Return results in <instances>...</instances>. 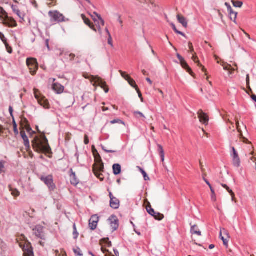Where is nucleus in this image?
Returning <instances> with one entry per match:
<instances>
[{"instance_id": "obj_30", "label": "nucleus", "mask_w": 256, "mask_h": 256, "mask_svg": "<svg viewBox=\"0 0 256 256\" xmlns=\"http://www.w3.org/2000/svg\"><path fill=\"white\" fill-rule=\"evenodd\" d=\"M191 232L192 234H197L198 236H201V232L197 230L196 226L194 225L191 228Z\"/></svg>"}, {"instance_id": "obj_53", "label": "nucleus", "mask_w": 256, "mask_h": 256, "mask_svg": "<svg viewBox=\"0 0 256 256\" xmlns=\"http://www.w3.org/2000/svg\"><path fill=\"white\" fill-rule=\"evenodd\" d=\"M224 4L227 7L228 12H232V8L230 4L228 2H226Z\"/></svg>"}, {"instance_id": "obj_4", "label": "nucleus", "mask_w": 256, "mask_h": 256, "mask_svg": "<svg viewBox=\"0 0 256 256\" xmlns=\"http://www.w3.org/2000/svg\"><path fill=\"white\" fill-rule=\"evenodd\" d=\"M90 80L94 86H100L104 89L106 93L108 92V88L106 87V83L100 78L98 76H91Z\"/></svg>"}, {"instance_id": "obj_27", "label": "nucleus", "mask_w": 256, "mask_h": 256, "mask_svg": "<svg viewBox=\"0 0 256 256\" xmlns=\"http://www.w3.org/2000/svg\"><path fill=\"white\" fill-rule=\"evenodd\" d=\"M228 12L230 15V19L233 20L235 24H236V20L237 18L238 12H234L232 10V12Z\"/></svg>"}, {"instance_id": "obj_1", "label": "nucleus", "mask_w": 256, "mask_h": 256, "mask_svg": "<svg viewBox=\"0 0 256 256\" xmlns=\"http://www.w3.org/2000/svg\"><path fill=\"white\" fill-rule=\"evenodd\" d=\"M34 148L37 152H42L48 153L50 150V146L48 144V140L44 135L42 134L40 138L36 137L32 142Z\"/></svg>"}, {"instance_id": "obj_32", "label": "nucleus", "mask_w": 256, "mask_h": 256, "mask_svg": "<svg viewBox=\"0 0 256 256\" xmlns=\"http://www.w3.org/2000/svg\"><path fill=\"white\" fill-rule=\"evenodd\" d=\"M10 191L11 192L12 196L14 197L18 196L20 194V192L16 188H10Z\"/></svg>"}, {"instance_id": "obj_5", "label": "nucleus", "mask_w": 256, "mask_h": 256, "mask_svg": "<svg viewBox=\"0 0 256 256\" xmlns=\"http://www.w3.org/2000/svg\"><path fill=\"white\" fill-rule=\"evenodd\" d=\"M26 64L29 68L32 75L36 74L38 68V64L36 60L34 58H28L26 60Z\"/></svg>"}, {"instance_id": "obj_49", "label": "nucleus", "mask_w": 256, "mask_h": 256, "mask_svg": "<svg viewBox=\"0 0 256 256\" xmlns=\"http://www.w3.org/2000/svg\"><path fill=\"white\" fill-rule=\"evenodd\" d=\"M188 48L190 49V52L192 54L194 53V49L191 42H189L188 44Z\"/></svg>"}, {"instance_id": "obj_59", "label": "nucleus", "mask_w": 256, "mask_h": 256, "mask_svg": "<svg viewBox=\"0 0 256 256\" xmlns=\"http://www.w3.org/2000/svg\"><path fill=\"white\" fill-rule=\"evenodd\" d=\"M171 26H172V28L173 30H174V32H176L178 30L176 29V26L174 24H172Z\"/></svg>"}, {"instance_id": "obj_46", "label": "nucleus", "mask_w": 256, "mask_h": 256, "mask_svg": "<svg viewBox=\"0 0 256 256\" xmlns=\"http://www.w3.org/2000/svg\"><path fill=\"white\" fill-rule=\"evenodd\" d=\"M0 38L1 39V40L2 41V42L4 43V44H6L7 42H6V38H5L4 34L0 32Z\"/></svg>"}, {"instance_id": "obj_28", "label": "nucleus", "mask_w": 256, "mask_h": 256, "mask_svg": "<svg viewBox=\"0 0 256 256\" xmlns=\"http://www.w3.org/2000/svg\"><path fill=\"white\" fill-rule=\"evenodd\" d=\"M220 64L223 66L224 70H225L234 71L236 70L234 68H232L231 65L224 62H222Z\"/></svg>"}, {"instance_id": "obj_16", "label": "nucleus", "mask_w": 256, "mask_h": 256, "mask_svg": "<svg viewBox=\"0 0 256 256\" xmlns=\"http://www.w3.org/2000/svg\"><path fill=\"white\" fill-rule=\"evenodd\" d=\"M2 22L4 24L8 26L13 27L16 26V22L12 18L8 17V16H7V18L2 20Z\"/></svg>"}, {"instance_id": "obj_34", "label": "nucleus", "mask_w": 256, "mask_h": 256, "mask_svg": "<svg viewBox=\"0 0 256 256\" xmlns=\"http://www.w3.org/2000/svg\"><path fill=\"white\" fill-rule=\"evenodd\" d=\"M224 234L226 236V238H227L228 239L230 238V234H229V233L228 232V230H225L224 228H221L220 229V236H221L222 234Z\"/></svg>"}, {"instance_id": "obj_51", "label": "nucleus", "mask_w": 256, "mask_h": 256, "mask_svg": "<svg viewBox=\"0 0 256 256\" xmlns=\"http://www.w3.org/2000/svg\"><path fill=\"white\" fill-rule=\"evenodd\" d=\"M5 46L6 47V50H7L9 54H12V48L8 46V43H6V44H5Z\"/></svg>"}, {"instance_id": "obj_54", "label": "nucleus", "mask_w": 256, "mask_h": 256, "mask_svg": "<svg viewBox=\"0 0 256 256\" xmlns=\"http://www.w3.org/2000/svg\"><path fill=\"white\" fill-rule=\"evenodd\" d=\"M12 8L14 12L18 16L20 14V10L16 8L14 6H12Z\"/></svg>"}, {"instance_id": "obj_21", "label": "nucleus", "mask_w": 256, "mask_h": 256, "mask_svg": "<svg viewBox=\"0 0 256 256\" xmlns=\"http://www.w3.org/2000/svg\"><path fill=\"white\" fill-rule=\"evenodd\" d=\"M178 20L183 26L186 28L188 26V22L186 18L181 14H178L176 16Z\"/></svg>"}, {"instance_id": "obj_58", "label": "nucleus", "mask_w": 256, "mask_h": 256, "mask_svg": "<svg viewBox=\"0 0 256 256\" xmlns=\"http://www.w3.org/2000/svg\"><path fill=\"white\" fill-rule=\"evenodd\" d=\"M211 198H212V200H213L214 202H216V194H212Z\"/></svg>"}, {"instance_id": "obj_2", "label": "nucleus", "mask_w": 256, "mask_h": 256, "mask_svg": "<svg viewBox=\"0 0 256 256\" xmlns=\"http://www.w3.org/2000/svg\"><path fill=\"white\" fill-rule=\"evenodd\" d=\"M17 242L24 251V256H34L32 248L24 235L19 236Z\"/></svg>"}, {"instance_id": "obj_52", "label": "nucleus", "mask_w": 256, "mask_h": 256, "mask_svg": "<svg viewBox=\"0 0 256 256\" xmlns=\"http://www.w3.org/2000/svg\"><path fill=\"white\" fill-rule=\"evenodd\" d=\"M242 32H244V34L246 35V38L250 40H252V41H254V40L252 38H251L250 35L248 34L244 30H242Z\"/></svg>"}, {"instance_id": "obj_39", "label": "nucleus", "mask_w": 256, "mask_h": 256, "mask_svg": "<svg viewBox=\"0 0 256 256\" xmlns=\"http://www.w3.org/2000/svg\"><path fill=\"white\" fill-rule=\"evenodd\" d=\"M120 73L122 76L126 80L128 81L130 78V76L128 74H126V72L122 70H120Z\"/></svg>"}, {"instance_id": "obj_7", "label": "nucleus", "mask_w": 256, "mask_h": 256, "mask_svg": "<svg viewBox=\"0 0 256 256\" xmlns=\"http://www.w3.org/2000/svg\"><path fill=\"white\" fill-rule=\"evenodd\" d=\"M232 152L230 154V156L232 158V164L234 166L238 168L240 166L241 164V161L238 154L234 147H232Z\"/></svg>"}, {"instance_id": "obj_18", "label": "nucleus", "mask_w": 256, "mask_h": 256, "mask_svg": "<svg viewBox=\"0 0 256 256\" xmlns=\"http://www.w3.org/2000/svg\"><path fill=\"white\" fill-rule=\"evenodd\" d=\"M81 17L86 24L88 25L93 30H94L95 32L97 31L94 26L92 23L90 22V20L84 14H82L81 15Z\"/></svg>"}, {"instance_id": "obj_13", "label": "nucleus", "mask_w": 256, "mask_h": 256, "mask_svg": "<svg viewBox=\"0 0 256 256\" xmlns=\"http://www.w3.org/2000/svg\"><path fill=\"white\" fill-rule=\"evenodd\" d=\"M99 218L96 215L92 216L89 220V226L92 230H94L96 228Z\"/></svg>"}, {"instance_id": "obj_64", "label": "nucleus", "mask_w": 256, "mask_h": 256, "mask_svg": "<svg viewBox=\"0 0 256 256\" xmlns=\"http://www.w3.org/2000/svg\"><path fill=\"white\" fill-rule=\"evenodd\" d=\"M212 194H214L215 192L212 186L210 187Z\"/></svg>"}, {"instance_id": "obj_17", "label": "nucleus", "mask_w": 256, "mask_h": 256, "mask_svg": "<svg viewBox=\"0 0 256 256\" xmlns=\"http://www.w3.org/2000/svg\"><path fill=\"white\" fill-rule=\"evenodd\" d=\"M20 134L22 138L24 140V144L26 146V150H28L30 147V142L24 130H21Z\"/></svg>"}, {"instance_id": "obj_55", "label": "nucleus", "mask_w": 256, "mask_h": 256, "mask_svg": "<svg viewBox=\"0 0 256 256\" xmlns=\"http://www.w3.org/2000/svg\"><path fill=\"white\" fill-rule=\"evenodd\" d=\"M136 90L137 92L138 93V96L140 98L141 101L143 102V98L142 97V94L139 88H137L136 89Z\"/></svg>"}, {"instance_id": "obj_23", "label": "nucleus", "mask_w": 256, "mask_h": 256, "mask_svg": "<svg viewBox=\"0 0 256 256\" xmlns=\"http://www.w3.org/2000/svg\"><path fill=\"white\" fill-rule=\"evenodd\" d=\"M112 170L114 174L118 175L121 172V166L118 164H114L112 166Z\"/></svg>"}, {"instance_id": "obj_35", "label": "nucleus", "mask_w": 256, "mask_h": 256, "mask_svg": "<svg viewBox=\"0 0 256 256\" xmlns=\"http://www.w3.org/2000/svg\"><path fill=\"white\" fill-rule=\"evenodd\" d=\"M138 168L140 170V171L141 172L142 174L143 175V176L144 178V179L145 180H150L149 177L148 176L146 172L140 167L138 166Z\"/></svg>"}, {"instance_id": "obj_60", "label": "nucleus", "mask_w": 256, "mask_h": 256, "mask_svg": "<svg viewBox=\"0 0 256 256\" xmlns=\"http://www.w3.org/2000/svg\"><path fill=\"white\" fill-rule=\"evenodd\" d=\"M98 32L100 33V34H102V28H100V25H99L98 26Z\"/></svg>"}, {"instance_id": "obj_50", "label": "nucleus", "mask_w": 256, "mask_h": 256, "mask_svg": "<svg viewBox=\"0 0 256 256\" xmlns=\"http://www.w3.org/2000/svg\"><path fill=\"white\" fill-rule=\"evenodd\" d=\"M102 150L106 152L114 153L116 152V150L110 149H107L104 146H102Z\"/></svg>"}, {"instance_id": "obj_3", "label": "nucleus", "mask_w": 256, "mask_h": 256, "mask_svg": "<svg viewBox=\"0 0 256 256\" xmlns=\"http://www.w3.org/2000/svg\"><path fill=\"white\" fill-rule=\"evenodd\" d=\"M34 92L35 98L37 100L38 104L45 108H49V102L46 98L42 96L38 90L34 88Z\"/></svg>"}, {"instance_id": "obj_11", "label": "nucleus", "mask_w": 256, "mask_h": 256, "mask_svg": "<svg viewBox=\"0 0 256 256\" xmlns=\"http://www.w3.org/2000/svg\"><path fill=\"white\" fill-rule=\"evenodd\" d=\"M110 227L113 231L116 230L118 227V220L114 216H112L108 220Z\"/></svg>"}, {"instance_id": "obj_12", "label": "nucleus", "mask_w": 256, "mask_h": 256, "mask_svg": "<svg viewBox=\"0 0 256 256\" xmlns=\"http://www.w3.org/2000/svg\"><path fill=\"white\" fill-rule=\"evenodd\" d=\"M236 128H237L238 132L240 133V138H244L243 142H246V140H246L244 137H243V135H242V130H246V126L242 123L240 125L236 118Z\"/></svg>"}, {"instance_id": "obj_62", "label": "nucleus", "mask_w": 256, "mask_h": 256, "mask_svg": "<svg viewBox=\"0 0 256 256\" xmlns=\"http://www.w3.org/2000/svg\"><path fill=\"white\" fill-rule=\"evenodd\" d=\"M252 100H254L255 102H256V96L255 94H252L251 96Z\"/></svg>"}, {"instance_id": "obj_14", "label": "nucleus", "mask_w": 256, "mask_h": 256, "mask_svg": "<svg viewBox=\"0 0 256 256\" xmlns=\"http://www.w3.org/2000/svg\"><path fill=\"white\" fill-rule=\"evenodd\" d=\"M104 168V165L102 164L99 163L98 164L94 166L93 168V171L94 174L101 180H102V178H100V172L103 170Z\"/></svg>"}, {"instance_id": "obj_15", "label": "nucleus", "mask_w": 256, "mask_h": 256, "mask_svg": "<svg viewBox=\"0 0 256 256\" xmlns=\"http://www.w3.org/2000/svg\"><path fill=\"white\" fill-rule=\"evenodd\" d=\"M198 117L201 123L206 125L208 124V117L202 110L198 112Z\"/></svg>"}, {"instance_id": "obj_26", "label": "nucleus", "mask_w": 256, "mask_h": 256, "mask_svg": "<svg viewBox=\"0 0 256 256\" xmlns=\"http://www.w3.org/2000/svg\"><path fill=\"white\" fill-rule=\"evenodd\" d=\"M192 59L193 60V61L195 62V63H197L198 64V66H200L202 67V70L204 72L206 70L204 68V66H203L200 62H199V60H198V58L197 57V56H196V53H192Z\"/></svg>"}, {"instance_id": "obj_19", "label": "nucleus", "mask_w": 256, "mask_h": 256, "mask_svg": "<svg viewBox=\"0 0 256 256\" xmlns=\"http://www.w3.org/2000/svg\"><path fill=\"white\" fill-rule=\"evenodd\" d=\"M120 206V200L116 198H112L110 200V206L114 209H118Z\"/></svg>"}, {"instance_id": "obj_36", "label": "nucleus", "mask_w": 256, "mask_h": 256, "mask_svg": "<svg viewBox=\"0 0 256 256\" xmlns=\"http://www.w3.org/2000/svg\"><path fill=\"white\" fill-rule=\"evenodd\" d=\"M128 82L132 87L135 88V89L138 88V86L136 84L135 81L131 78L128 80Z\"/></svg>"}, {"instance_id": "obj_9", "label": "nucleus", "mask_w": 256, "mask_h": 256, "mask_svg": "<svg viewBox=\"0 0 256 256\" xmlns=\"http://www.w3.org/2000/svg\"><path fill=\"white\" fill-rule=\"evenodd\" d=\"M34 234L38 238L44 239L45 236L44 232V228L41 226H37L33 229Z\"/></svg>"}, {"instance_id": "obj_6", "label": "nucleus", "mask_w": 256, "mask_h": 256, "mask_svg": "<svg viewBox=\"0 0 256 256\" xmlns=\"http://www.w3.org/2000/svg\"><path fill=\"white\" fill-rule=\"evenodd\" d=\"M48 15L52 21L58 22L66 21V18L64 16L58 11H50L48 12Z\"/></svg>"}, {"instance_id": "obj_8", "label": "nucleus", "mask_w": 256, "mask_h": 256, "mask_svg": "<svg viewBox=\"0 0 256 256\" xmlns=\"http://www.w3.org/2000/svg\"><path fill=\"white\" fill-rule=\"evenodd\" d=\"M40 180L48 187L50 190H54L56 186L54 183L53 177L52 175L42 176Z\"/></svg>"}, {"instance_id": "obj_48", "label": "nucleus", "mask_w": 256, "mask_h": 256, "mask_svg": "<svg viewBox=\"0 0 256 256\" xmlns=\"http://www.w3.org/2000/svg\"><path fill=\"white\" fill-rule=\"evenodd\" d=\"M108 42L111 46V47H114L112 40L111 35H110V36H108Z\"/></svg>"}, {"instance_id": "obj_63", "label": "nucleus", "mask_w": 256, "mask_h": 256, "mask_svg": "<svg viewBox=\"0 0 256 256\" xmlns=\"http://www.w3.org/2000/svg\"><path fill=\"white\" fill-rule=\"evenodd\" d=\"M215 247V246L213 244H211L209 246V248L212 250Z\"/></svg>"}, {"instance_id": "obj_42", "label": "nucleus", "mask_w": 256, "mask_h": 256, "mask_svg": "<svg viewBox=\"0 0 256 256\" xmlns=\"http://www.w3.org/2000/svg\"><path fill=\"white\" fill-rule=\"evenodd\" d=\"M220 237V239L222 240V242H224V246H228V242L229 239H228L227 238H225L224 236H222Z\"/></svg>"}, {"instance_id": "obj_44", "label": "nucleus", "mask_w": 256, "mask_h": 256, "mask_svg": "<svg viewBox=\"0 0 256 256\" xmlns=\"http://www.w3.org/2000/svg\"><path fill=\"white\" fill-rule=\"evenodd\" d=\"M13 125L14 132L16 134H18V130L17 128V124L14 120H13Z\"/></svg>"}, {"instance_id": "obj_56", "label": "nucleus", "mask_w": 256, "mask_h": 256, "mask_svg": "<svg viewBox=\"0 0 256 256\" xmlns=\"http://www.w3.org/2000/svg\"><path fill=\"white\" fill-rule=\"evenodd\" d=\"M4 164L2 162H0V174L4 172Z\"/></svg>"}, {"instance_id": "obj_24", "label": "nucleus", "mask_w": 256, "mask_h": 256, "mask_svg": "<svg viewBox=\"0 0 256 256\" xmlns=\"http://www.w3.org/2000/svg\"><path fill=\"white\" fill-rule=\"evenodd\" d=\"M145 202H146L147 203V206H146V209L148 212L152 216H154V214H156V212H154V210L152 208L150 202H148L147 200H146Z\"/></svg>"}, {"instance_id": "obj_37", "label": "nucleus", "mask_w": 256, "mask_h": 256, "mask_svg": "<svg viewBox=\"0 0 256 256\" xmlns=\"http://www.w3.org/2000/svg\"><path fill=\"white\" fill-rule=\"evenodd\" d=\"M134 115L136 116V118H139L140 117L145 118V116L144 115V114L138 111H134L133 112Z\"/></svg>"}, {"instance_id": "obj_61", "label": "nucleus", "mask_w": 256, "mask_h": 256, "mask_svg": "<svg viewBox=\"0 0 256 256\" xmlns=\"http://www.w3.org/2000/svg\"><path fill=\"white\" fill-rule=\"evenodd\" d=\"M176 33L178 34H180V35L182 36H186L184 34L183 32H182L179 30H178V32Z\"/></svg>"}, {"instance_id": "obj_20", "label": "nucleus", "mask_w": 256, "mask_h": 256, "mask_svg": "<svg viewBox=\"0 0 256 256\" xmlns=\"http://www.w3.org/2000/svg\"><path fill=\"white\" fill-rule=\"evenodd\" d=\"M52 88V89L58 94H62L64 90V87L58 83L54 84Z\"/></svg>"}, {"instance_id": "obj_31", "label": "nucleus", "mask_w": 256, "mask_h": 256, "mask_svg": "<svg viewBox=\"0 0 256 256\" xmlns=\"http://www.w3.org/2000/svg\"><path fill=\"white\" fill-rule=\"evenodd\" d=\"M222 186L223 188H225L228 190V192L230 194V195L232 196V200H234V194L232 190H231L229 188V187H228L227 185L225 184H222Z\"/></svg>"}, {"instance_id": "obj_29", "label": "nucleus", "mask_w": 256, "mask_h": 256, "mask_svg": "<svg viewBox=\"0 0 256 256\" xmlns=\"http://www.w3.org/2000/svg\"><path fill=\"white\" fill-rule=\"evenodd\" d=\"M7 13L4 10V8L0 6V18L2 20V21L6 18H7Z\"/></svg>"}, {"instance_id": "obj_38", "label": "nucleus", "mask_w": 256, "mask_h": 256, "mask_svg": "<svg viewBox=\"0 0 256 256\" xmlns=\"http://www.w3.org/2000/svg\"><path fill=\"white\" fill-rule=\"evenodd\" d=\"M156 220H162L164 218V216L159 212H156L155 214L153 216Z\"/></svg>"}, {"instance_id": "obj_45", "label": "nucleus", "mask_w": 256, "mask_h": 256, "mask_svg": "<svg viewBox=\"0 0 256 256\" xmlns=\"http://www.w3.org/2000/svg\"><path fill=\"white\" fill-rule=\"evenodd\" d=\"M110 123L112 124H116V123H119V124H122L124 125V122H122V120H119V119H116V120H112L110 122Z\"/></svg>"}, {"instance_id": "obj_57", "label": "nucleus", "mask_w": 256, "mask_h": 256, "mask_svg": "<svg viewBox=\"0 0 256 256\" xmlns=\"http://www.w3.org/2000/svg\"><path fill=\"white\" fill-rule=\"evenodd\" d=\"M84 143L86 144H88L89 143V140L87 135L84 136Z\"/></svg>"}, {"instance_id": "obj_22", "label": "nucleus", "mask_w": 256, "mask_h": 256, "mask_svg": "<svg viewBox=\"0 0 256 256\" xmlns=\"http://www.w3.org/2000/svg\"><path fill=\"white\" fill-rule=\"evenodd\" d=\"M70 182L72 184L76 186L78 184L79 180L76 178L75 172H73L72 171V174L70 176Z\"/></svg>"}, {"instance_id": "obj_47", "label": "nucleus", "mask_w": 256, "mask_h": 256, "mask_svg": "<svg viewBox=\"0 0 256 256\" xmlns=\"http://www.w3.org/2000/svg\"><path fill=\"white\" fill-rule=\"evenodd\" d=\"M74 252L78 256H81L82 255V254L81 252V250L79 248H77L74 250Z\"/></svg>"}, {"instance_id": "obj_25", "label": "nucleus", "mask_w": 256, "mask_h": 256, "mask_svg": "<svg viewBox=\"0 0 256 256\" xmlns=\"http://www.w3.org/2000/svg\"><path fill=\"white\" fill-rule=\"evenodd\" d=\"M158 152L160 155V156L162 159V161L164 162V152L163 149V148L162 145L160 144H158Z\"/></svg>"}, {"instance_id": "obj_33", "label": "nucleus", "mask_w": 256, "mask_h": 256, "mask_svg": "<svg viewBox=\"0 0 256 256\" xmlns=\"http://www.w3.org/2000/svg\"><path fill=\"white\" fill-rule=\"evenodd\" d=\"M233 6L236 8H241L243 5V2L241 1L232 0Z\"/></svg>"}, {"instance_id": "obj_40", "label": "nucleus", "mask_w": 256, "mask_h": 256, "mask_svg": "<svg viewBox=\"0 0 256 256\" xmlns=\"http://www.w3.org/2000/svg\"><path fill=\"white\" fill-rule=\"evenodd\" d=\"M94 14H95L97 17L98 18V20L100 21V23L99 24V25H101L102 26H104V20L102 18L101 16L99 14H98L96 12H94Z\"/></svg>"}, {"instance_id": "obj_41", "label": "nucleus", "mask_w": 256, "mask_h": 256, "mask_svg": "<svg viewBox=\"0 0 256 256\" xmlns=\"http://www.w3.org/2000/svg\"><path fill=\"white\" fill-rule=\"evenodd\" d=\"M73 236H74V238L76 239L78 237V232H77V230H76V224H74V232H73Z\"/></svg>"}, {"instance_id": "obj_10", "label": "nucleus", "mask_w": 256, "mask_h": 256, "mask_svg": "<svg viewBox=\"0 0 256 256\" xmlns=\"http://www.w3.org/2000/svg\"><path fill=\"white\" fill-rule=\"evenodd\" d=\"M176 56L180 62L182 66L186 70L187 72L191 75H192V69L189 67L184 58L178 54H176Z\"/></svg>"}, {"instance_id": "obj_43", "label": "nucleus", "mask_w": 256, "mask_h": 256, "mask_svg": "<svg viewBox=\"0 0 256 256\" xmlns=\"http://www.w3.org/2000/svg\"><path fill=\"white\" fill-rule=\"evenodd\" d=\"M246 85H247L248 88V90L250 91H252V89H251V88L250 87V76H249L248 74L246 75Z\"/></svg>"}]
</instances>
